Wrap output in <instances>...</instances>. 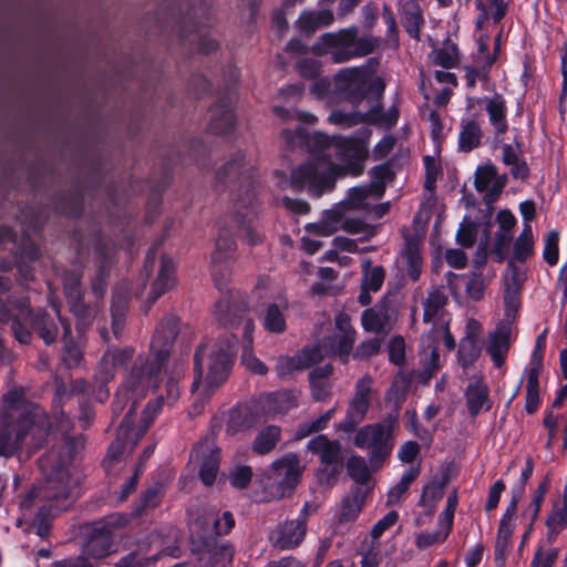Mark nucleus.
Returning a JSON list of instances; mask_svg holds the SVG:
<instances>
[{
    "label": "nucleus",
    "mask_w": 567,
    "mask_h": 567,
    "mask_svg": "<svg viewBox=\"0 0 567 567\" xmlns=\"http://www.w3.org/2000/svg\"><path fill=\"white\" fill-rule=\"evenodd\" d=\"M367 146L358 138H337L322 154L293 169L291 182L313 195L330 189L341 176H358L363 172Z\"/></svg>",
    "instance_id": "nucleus-1"
},
{
    "label": "nucleus",
    "mask_w": 567,
    "mask_h": 567,
    "mask_svg": "<svg viewBox=\"0 0 567 567\" xmlns=\"http://www.w3.org/2000/svg\"><path fill=\"white\" fill-rule=\"evenodd\" d=\"M372 174L373 179L369 186L350 189L348 196L341 203L326 212L319 223L308 225L307 230L313 235L324 237L331 236L338 229L362 235L363 237L372 236L373 229L370 226L359 219H352L347 216L350 209L369 206L385 193L390 177V165L384 163L375 167Z\"/></svg>",
    "instance_id": "nucleus-2"
},
{
    "label": "nucleus",
    "mask_w": 567,
    "mask_h": 567,
    "mask_svg": "<svg viewBox=\"0 0 567 567\" xmlns=\"http://www.w3.org/2000/svg\"><path fill=\"white\" fill-rule=\"evenodd\" d=\"M336 331L321 343L306 349L297 358H282L278 362V372L284 375L291 370H299L320 362L327 355H338L346 363L355 341V330L350 317L340 312L334 319Z\"/></svg>",
    "instance_id": "nucleus-3"
},
{
    "label": "nucleus",
    "mask_w": 567,
    "mask_h": 567,
    "mask_svg": "<svg viewBox=\"0 0 567 567\" xmlns=\"http://www.w3.org/2000/svg\"><path fill=\"white\" fill-rule=\"evenodd\" d=\"M234 354V342L216 341L202 347L195 357L196 378L193 391L198 398L206 396L228 377Z\"/></svg>",
    "instance_id": "nucleus-4"
},
{
    "label": "nucleus",
    "mask_w": 567,
    "mask_h": 567,
    "mask_svg": "<svg viewBox=\"0 0 567 567\" xmlns=\"http://www.w3.org/2000/svg\"><path fill=\"white\" fill-rule=\"evenodd\" d=\"M404 243L399 250L396 257V268L400 271H405L408 278L416 282L422 274L423 268V237L416 231L411 233L408 228L401 230Z\"/></svg>",
    "instance_id": "nucleus-5"
},
{
    "label": "nucleus",
    "mask_w": 567,
    "mask_h": 567,
    "mask_svg": "<svg viewBox=\"0 0 567 567\" xmlns=\"http://www.w3.org/2000/svg\"><path fill=\"white\" fill-rule=\"evenodd\" d=\"M301 471L299 460L293 454L276 461L269 474V488L272 496H285L297 484Z\"/></svg>",
    "instance_id": "nucleus-6"
},
{
    "label": "nucleus",
    "mask_w": 567,
    "mask_h": 567,
    "mask_svg": "<svg viewBox=\"0 0 567 567\" xmlns=\"http://www.w3.org/2000/svg\"><path fill=\"white\" fill-rule=\"evenodd\" d=\"M318 51L330 54L336 62H342L353 55L367 54L370 49L357 50L354 32L343 30L338 33L323 34L318 42Z\"/></svg>",
    "instance_id": "nucleus-7"
},
{
    "label": "nucleus",
    "mask_w": 567,
    "mask_h": 567,
    "mask_svg": "<svg viewBox=\"0 0 567 567\" xmlns=\"http://www.w3.org/2000/svg\"><path fill=\"white\" fill-rule=\"evenodd\" d=\"M315 511V506L306 504L298 519L280 525L271 535L274 545L281 549H290L298 546L306 535V519Z\"/></svg>",
    "instance_id": "nucleus-8"
},
{
    "label": "nucleus",
    "mask_w": 567,
    "mask_h": 567,
    "mask_svg": "<svg viewBox=\"0 0 567 567\" xmlns=\"http://www.w3.org/2000/svg\"><path fill=\"white\" fill-rule=\"evenodd\" d=\"M192 461L200 466L199 475L205 485H210L215 481L218 462L219 450L212 440L198 444L192 455Z\"/></svg>",
    "instance_id": "nucleus-9"
},
{
    "label": "nucleus",
    "mask_w": 567,
    "mask_h": 567,
    "mask_svg": "<svg viewBox=\"0 0 567 567\" xmlns=\"http://www.w3.org/2000/svg\"><path fill=\"white\" fill-rule=\"evenodd\" d=\"M308 449L320 456L321 463L329 472L326 481L328 482L340 468V445L337 441H330L324 435H319L308 443Z\"/></svg>",
    "instance_id": "nucleus-10"
},
{
    "label": "nucleus",
    "mask_w": 567,
    "mask_h": 567,
    "mask_svg": "<svg viewBox=\"0 0 567 567\" xmlns=\"http://www.w3.org/2000/svg\"><path fill=\"white\" fill-rule=\"evenodd\" d=\"M409 350L412 351V348L409 347ZM406 351L408 346L402 336H393L392 337V364L398 365L400 368L396 373L394 380L392 381V391L394 388L396 390L406 391L415 375L416 372L414 370L404 371L402 368L406 363Z\"/></svg>",
    "instance_id": "nucleus-11"
},
{
    "label": "nucleus",
    "mask_w": 567,
    "mask_h": 567,
    "mask_svg": "<svg viewBox=\"0 0 567 567\" xmlns=\"http://www.w3.org/2000/svg\"><path fill=\"white\" fill-rule=\"evenodd\" d=\"M78 477H73L70 467H61L53 473L45 485L44 497L48 499H66L73 496Z\"/></svg>",
    "instance_id": "nucleus-12"
},
{
    "label": "nucleus",
    "mask_w": 567,
    "mask_h": 567,
    "mask_svg": "<svg viewBox=\"0 0 567 567\" xmlns=\"http://www.w3.org/2000/svg\"><path fill=\"white\" fill-rule=\"evenodd\" d=\"M545 526L546 542L553 545L559 534L567 528V493H563L560 498L551 502V507L545 517Z\"/></svg>",
    "instance_id": "nucleus-13"
},
{
    "label": "nucleus",
    "mask_w": 567,
    "mask_h": 567,
    "mask_svg": "<svg viewBox=\"0 0 567 567\" xmlns=\"http://www.w3.org/2000/svg\"><path fill=\"white\" fill-rule=\"evenodd\" d=\"M464 396L468 414L472 417H476L483 409L485 411H489L492 408V402L489 401V389L483 379H477L476 381L471 382L466 386Z\"/></svg>",
    "instance_id": "nucleus-14"
},
{
    "label": "nucleus",
    "mask_w": 567,
    "mask_h": 567,
    "mask_svg": "<svg viewBox=\"0 0 567 567\" xmlns=\"http://www.w3.org/2000/svg\"><path fill=\"white\" fill-rule=\"evenodd\" d=\"M401 24L411 39L420 40L421 25L424 23L422 9L416 0H400Z\"/></svg>",
    "instance_id": "nucleus-15"
},
{
    "label": "nucleus",
    "mask_w": 567,
    "mask_h": 567,
    "mask_svg": "<svg viewBox=\"0 0 567 567\" xmlns=\"http://www.w3.org/2000/svg\"><path fill=\"white\" fill-rule=\"evenodd\" d=\"M485 111L495 133L503 135L508 130L506 100L499 93H495L491 99H486Z\"/></svg>",
    "instance_id": "nucleus-16"
},
{
    "label": "nucleus",
    "mask_w": 567,
    "mask_h": 567,
    "mask_svg": "<svg viewBox=\"0 0 567 567\" xmlns=\"http://www.w3.org/2000/svg\"><path fill=\"white\" fill-rule=\"evenodd\" d=\"M509 336L511 329L507 327H498L489 336L486 352L496 368H501L505 363V358L509 349Z\"/></svg>",
    "instance_id": "nucleus-17"
},
{
    "label": "nucleus",
    "mask_w": 567,
    "mask_h": 567,
    "mask_svg": "<svg viewBox=\"0 0 567 567\" xmlns=\"http://www.w3.org/2000/svg\"><path fill=\"white\" fill-rule=\"evenodd\" d=\"M236 116L230 104H217L210 110L209 130L214 134H225L233 130Z\"/></svg>",
    "instance_id": "nucleus-18"
},
{
    "label": "nucleus",
    "mask_w": 567,
    "mask_h": 567,
    "mask_svg": "<svg viewBox=\"0 0 567 567\" xmlns=\"http://www.w3.org/2000/svg\"><path fill=\"white\" fill-rule=\"evenodd\" d=\"M174 285L175 264L169 257L162 256L158 261L157 276L153 285V299H157Z\"/></svg>",
    "instance_id": "nucleus-19"
},
{
    "label": "nucleus",
    "mask_w": 567,
    "mask_h": 567,
    "mask_svg": "<svg viewBox=\"0 0 567 567\" xmlns=\"http://www.w3.org/2000/svg\"><path fill=\"white\" fill-rule=\"evenodd\" d=\"M365 84V72L360 69H347L341 71L336 78L338 91L346 95H352L361 92Z\"/></svg>",
    "instance_id": "nucleus-20"
},
{
    "label": "nucleus",
    "mask_w": 567,
    "mask_h": 567,
    "mask_svg": "<svg viewBox=\"0 0 567 567\" xmlns=\"http://www.w3.org/2000/svg\"><path fill=\"white\" fill-rule=\"evenodd\" d=\"M482 349L480 339H475L474 334L464 336L460 340L456 353L458 364L464 370L468 369L478 360Z\"/></svg>",
    "instance_id": "nucleus-21"
},
{
    "label": "nucleus",
    "mask_w": 567,
    "mask_h": 567,
    "mask_svg": "<svg viewBox=\"0 0 567 567\" xmlns=\"http://www.w3.org/2000/svg\"><path fill=\"white\" fill-rule=\"evenodd\" d=\"M482 136L481 126L475 120L463 122L458 134V150L463 153L472 152L481 145Z\"/></svg>",
    "instance_id": "nucleus-22"
},
{
    "label": "nucleus",
    "mask_w": 567,
    "mask_h": 567,
    "mask_svg": "<svg viewBox=\"0 0 567 567\" xmlns=\"http://www.w3.org/2000/svg\"><path fill=\"white\" fill-rule=\"evenodd\" d=\"M389 321V308L385 303L364 310L361 323L365 331L379 333Z\"/></svg>",
    "instance_id": "nucleus-23"
},
{
    "label": "nucleus",
    "mask_w": 567,
    "mask_h": 567,
    "mask_svg": "<svg viewBox=\"0 0 567 567\" xmlns=\"http://www.w3.org/2000/svg\"><path fill=\"white\" fill-rule=\"evenodd\" d=\"M370 398V381L362 380L357 385L355 395L350 404L348 412L349 419L352 423L359 422L369 408Z\"/></svg>",
    "instance_id": "nucleus-24"
},
{
    "label": "nucleus",
    "mask_w": 567,
    "mask_h": 567,
    "mask_svg": "<svg viewBox=\"0 0 567 567\" xmlns=\"http://www.w3.org/2000/svg\"><path fill=\"white\" fill-rule=\"evenodd\" d=\"M151 377L145 378L140 371H133L126 379L122 389L117 392L118 402L130 400L131 398H140L144 394Z\"/></svg>",
    "instance_id": "nucleus-25"
},
{
    "label": "nucleus",
    "mask_w": 567,
    "mask_h": 567,
    "mask_svg": "<svg viewBox=\"0 0 567 567\" xmlns=\"http://www.w3.org/2000/svg\"><path fill=\"white\" fill-rule=\"evenodd\" d=\"M333 21V16L329 10L318 12L305 11L298 19V27L302 32L312 33L321 27H327Z\"/></svg>",
    "instance_id": "nucleus-26"
},
{
    "label": "nucleus",
    "mask_w": 567,
    "mask_h": 567,
    "mask_svg": "<svg viewBox=\"0 0 567 567\" xmlns=\"http://www.w3.org/2000/svg\"><path fill=\"white\" fill-rule=\"evenodd\" d=\"M542 400L539 394V374L536 369H526L525 410L528 414L538 411Z\"/></svg>",
    "instance_id": "nucleus-27"
},
{
    "label": "nucleus",
    "mask_w": 567,
    "mask_h": 567,
    "mask_svg": "<svg viewBox=\"0 0 567 567\" xmlns=\"http://www.w3.org/2000/svg\"><path fill=\"white\" fill-rule=\"evenodd\" d=\"M447 296L440 289L429 292L423 305V322L430 323L444 309L447 303Z\"/></svg>",
    "instance_id": "nucleus-28"
},
{
    "label": "nucleus",
    "mask_w": 567,
    "mask_h": 567,
    "mask_svg": "<svg viewBox=\"0 0 567 567\" xmlns=\"http://www.w3.org/2000/svg\"><path fill=\"white\" fill-rule=\"evenodd\" d=\"M388 437V431L381 425H371L361 429L355 435V445L363 447H373L381 444Z\"/></svg>",
    "instance_id": "nucleus-29"
},
{
    "label": "nucleus",
    "mask_w": 567,
    "mask_h": 567,
    "mask_svg": "<svg viewBox=\"0 0 567 567\" xmlns=\"http://www.w3.org/2000/svg\"><path fill=\"white\" fill-rule=\"evenodd\" d=\"M65 289L71 299V309L74 315L84 323H89L92 318V311L80 302V291L78 290V279L75 277L65 278Z\"/></svg>",
    "instance_id": "nucleus-30"
},
{
    "label": "nucleus",
    "mask_w": 567,
    "mask_h": 567,
    "mask_svg": "<svg viewBox=\"0 0 567 567\" xmlns=\"http://www.w3.org/2000/svg\"><path fill=\"white\" fill-rule=\"evenodd\" d=\"M367 120L371 123H381L383 120V115L381 111L377 107H373L363 118L361 115L357 114H347L343 112H333L329 116V121L333 124L342 125V126H351L360 121Z\"/></svg>",
    "instance_id": "nucleus-31"
},
{
    "label": "nucleus",
    "mask_w": 567,
    "mask_h": 567,
    "mask_svg": "<svg viewBox=\"0 0 567 567\" xmlns=\"http://www.w3.org/2000/svg\"><path fill=\"white\" fill-rule=\"evenodd\" d=\"M280 436V430L277 426H267L261 430L254 441L252 450L257 454L270 452L277 444Z\"/></svg>",
    "instance_id": "nucleus-32"
},
{
    "label": "nucleus",
    "mask_w": 567,
    "mask_h": 567,
    "mask_svg": "<svg viewBox=\"0 0 567 567\" xmlns=\"http://www.w3.org/2000/svg\"><path fill=\"white\" fill-rule=\"evenodd\" d=\"M496 166L492 162L478 165L475 171L474 186L478 193L489 192L493 181L496 178Z\"/></svg>",
    "instance_id": "nucleus-33"
},
{
    "label": "nucleus",
    "mask_w": 567,
    "mask_h": 567,
    "mask_svg": "<svg viewBox=\"0 0 567 567\" xmlns=\"http://www.w3.org/2000/svg\"><path fill=\"white\" fill-rule=\"evenodd\" d=\"M434 53V64L447 70L455 68L460 61L458 48L455 43H449Z\"/></svg>",
    "instance_id": "nucleus-34"
},
{
    "label": "nucleus",
    "mask_w": 567,
    "mask_h": 567,
    "mask_svg": "<svg viewBox=\"0 0 567 567\" xmlns=\"http://www.w3.org/2000/svg\"><path fill=\"white\" fill-rule=\"evenodd\" d=\"M447 481V476L444 475L442 481H431L430 483H427L423 487L422 495L420 498V505L423 507H427L433 505L434 502L441 499Z\"/></svg>",
    "instance_id": "nucleus-35"
},
{
    "label": "nucleus",
    "mask_w": 567,
    "mask_h": 567,
    "mask_svg": "<svg viewBox=\"0 0 567 567\" xmlns=\"http://www.w3.org/2000/svg\"><path fill=\"white\" fill-rule=\"evenodd\" d=\"M559 233L555 229L549 230L546 233L544 237V250H543V258L545 262L554 267L558 264L559 260Z\"/></svg>",
    "instance_id": "nucleus-36"
},
{
    "label": "nucleus",
    "mask_w": 567,
    "mask_h": 567,
    "mask_svg": "<svg viewBox=\"0 0 567 567\" xmlns=\"http://www.w3.org/2000/svg\"><path fill=\"white\" fill-rule=\"evenodd\" d=\"M331 365H324L323 368L315 370L311 373L312 394L319 401L324 400L329 393L328 383L324 379L331 374Z\"/></svg>",
    "instance_id": "nucleus-37"
},
{
    "label": "nucleus",
    "mask_w": 567,
    "mask_h": 567,
    "mask_svg": "<svg viewBox=\"0 0 567 567\" xmlns=\"http://www.w3.org/2000/svg\"><path fill=\"white\" fill-rule=\"evenodd\" d=\"M513 241L512 233L496 231L495 243L491 250L492 258L495 262L502 264L509 254L511 244Z\"/></svg>",
    "instance_id": "nucleus-38"
},
{
    "label": "nucleus",
    "mask_w": 567,
    "mask_h": 567,
    "mask_svg": "<svg viewBox=\"0 0 567 567\" xmlns=\"http://www.w3.org/2000/svg\"><path fill=\"white\" fill-rule=\"evenodd\" d=\"M477 233V224L472 220L464 219L457 229L456 243L463 248H471L476 241Z\"/></svg>",
    "instance_id": "nucleus-39"
},
{
    "label": "nucleus",
    "mask_w": 567,
    "mask_h": 567,
    "mask_svg": "<svg viewBox=\"0 0 567 567\" xmlns=\"http://www.w3.org/2000/svg\"><path fill=\"white\" fill-rule=\"evenodd\" d=\"M420 473V463L412 464L409 468H406L400 482L392 486V498H400L402 495H404L409 491L411 484L419 477Z\"/></svg>",
    "instance_id": "nucleus-40"
},
{
    "label": "nucleus",
    "mask_w": 567,
    "mask_h": 567,
    "mask_svg": "<svg viewBox=\"0 0 567 567\" xmlns=\"http://www.w3.org/2000/svg\"><path fill=\"white\" fill-rule=\"evenodd\" d=\"M442 332L440 327L434 323L432 328L421 336L420 351L426 355L429 351L439 350Z\"/></svg>",
    "instance_id": "nucleus-41"
},
{
    "label": "nucleus",
    "mask_w": 567,
    "mask_h": 567,
    "mask_svg": "<svg viewBox=\"0 0 567 567\" xmlns=\"http://www.w3.org/2000/svg\"><path fill=\"white\" fill-rule=\"evenodd\" d=\"M265 328L272 332H281L286 328L285 318L277 306H269L265 319Z\"/></svg>",
    "instance_id": "nucleus-42"
},
{
    "label": "nucleus",
    "mask_w": 567,
    "mask_h": 567,
    "mask_svg": "<svg viewBox=\"0 0 567 567\" xmlns=\"http://www.w3.org/2000/svg\"><path fill=\"white\" fill-rule=\"evenodd\" d=\"M534 255V244L515 240L513 244L512 258L508 266L513 267L514 262L524 264Z\"/></svg>",
    "instance_id": "nucleus-43"
},
{
    "label": "nucleus",
    "mask_w": 567,
    "mask_h": 567,
    "mask_svg": "<svg viewBox=\"0 0 567 567\" xmlns=\"http://www.w3.org/2000/svg\"><path fill=\"white\" fill-rule=\"evenodd\" d=\"M423 163L425 172L424 188L429 192H434L436 188V181L440 174V168L431 155H425L423 157Z\"/></svg>",
    "instance_id": "nucleus-44"
},
{
    "label": "nucleus",
    "mask_w": 567,
    "mask_h": 567,
    "mask_svg": "<svg viewBox=\"0 0 567 567\" xmlns=\"http://www.w3.org/2000/svg\"><path fill=\"white\" fill-rule=\"evenodd\" d=\"M361 511V505L358 498L347 497L342 501L339 512V520L348 523L354 519Z\"/></svg>",
    "instance_id": "nucleus-45"
},
{
    "label": "nucleus",
    "mask_w": 567,
    "mask_h": 567,
    "mask_svg": "<svg viewBox=\"0 0 567 567\" xmlns=\"http://www.w3.org/2000/svg\"><path fill=\"white\" fill-rule=\"evenodd\" d=\"M551 487V476L549 473L545 474L539 481L537 487L532 493L529 504L535 507H540L544 504L545 497Z\"/></svg>",
    "instance_id": "nucleus-46"
},
{
    "label": "nucleus",
    "mask_w": 567,
    "mask_h": 567,
    "mask_svg": "<svg viewBox=\"0 0 567 567\" xmlns=\"http://www.w3.org/2000/svg\"><path fill=\"white\" fill-rule=\"evenodd\" d=\"M546 347V330L543 331L535 342V347L530 358V367L528 369H536L537 373L540 374L543 368V357Z\"/></svg>",
    "instance_id": "nucleus-47"
},
{
    "label": "nucleus",
    "mask_w": 567,
    "mask_h": 567,
    "mask_svg": "<svg viewBox=\"0 0 567 567\" xmlns=\"http://www.w3.org/2000/svg\"><path fill=\"white\" fill-rule=\"evenodd\" d=\"M237 227V236L248 246H255L260 241L259 234L256 233L251 220L241 221Z\"/></svg>",
    "instance_id": "nucleus-48"
},
{
    "label": "nucleus",
    "mask_w": 567,
    "mask_h": 567,
    "mask_svg": "<svg viewBox=\"0 0 567 567\" xmlns=\"http://www.w3.org/2000/svg\"><path fill=\"white\" fill-rule=\"evenodd\" d=\"M384 271L380 267L367 270L362 281L363 289L378 291L383 282Z\"/></svg>",
    "instance_id": "nucleus-49"
},
{
    "label": "nucleus",
    "mask_w": 567,
    "mask_h": 567,
    "mask_svg": "<svg viewBox=\"0 0 567 567\" xmlns=\"http://www.w3.org/2000/svg\"><path fill=\"white\" fill-rule=\"evenodd\" d=\"M519 288L515 285H506L504 291V307L506 316H511L512 312H516L519 308Z\"/></svg>",
    "instance_id": "nucleus-50"
},
{
    "label": "nucleus",
    "mask_w": 567,
    "mask_h": 567,
    "mask_svg": "<svg viewBox=\"0 0 567 567\" xmlns=\"http://www.w3.org/2000/svg\"><path fill=\"white\" fill-rule=\"evenodd\" d=\"M349 475L357 482H364L369 476V470L363 458L351 457L348 461Z\"/></svg>",
    "instance_id": "nucleus-51"
},
{
    "label": "nucleus",
    "mask_w": 567,
    "mask_h": 567,
    "mask_svg": "<svg viewBox=\"0 0 567 567\" xmlns=\"http://www.w3.org/2000/svg\"><path fill=\"white\" fill-rule=\"evenodd\" d=\"M489 226H491L489 224H487L485 226L483 236L481 238L480 245L475 252L474 262L478 268L484 267L487 261L488 244H489V239H491Z\"/></svg>",
    "instance_id": "nucleus-52"
},
{
    "label": "nucleus",
    "mask_w": 567,
    "mask_h": 567,
    "mask_svg": "<svg viewBox=\"0 0 567 567\" xmlns=\"http://www.w3.org/2000/svg\"><path fill=\"white\" fill-rule=\"evenodd\" d=\"M252 426V422L244 416L240 412H234L227 424V432L235 435L240 432H245Z\"/></svg>",
    "instance_id": "nucleus-53"
},
{
    "label": "nucleus",
    "mask_w": 567,
    "mask_h": 567,
    "mask_svg": "<svg viewBox=\"0 0 567 567\" xmlns=\"http://www.w3.org/2000/svg\"><path fill=\"white\" fill-rule=\"evenodd\" d=\"M506 489V484L503 480H497L489 487L487 501L485 503V511L492 512L497 508L502 493Z\"/></svg>",
    "instance_id": "nucleus-54"
},
{
    "label": "nucleus",
    "mask_w": 567,
    "mask_h": 567,
    "mask_svg": "<svg viewBox=\"0 0 567 567\" xmlns=\"http://www.w3.org/2000/svg\"><path fill=\"white\" fill-rule=\"evenodd\" d=\"M241 362L251 372H255L258 374H265L267 371V368L265 367V364L258 358H256L254 355V353L251 352V350L248 347H245L243 349Z\"/></svg>",
    "instance_id": "nucleus-55"
},
{
    "label": "nucleus",
    "mask_w": 567,
    "mask_h": 567,
    "mask_svg": "<svg viewBox=\"0 0 567 567\" xmlns=\"http://www.w3.org/2000/svg\"><path fill=\"white\" fill-rule=\"evenodd\" d=\"M419 453V443L415 441H408L399 449L398 457L401 462L412 465Z\"/></svg>",
    "instance_id": "nucleus-56"
},
{
    "label": "nucleus",
    "mask_w": 567,
    "mask_h": 567,
    "mask_svg": "<svg viewBox=\"0 0 567 567\" xmlns=\"http://www.w3.org/2000/svg\"><path fill=\"white\" fill-rule=\"evenodd\" d=\"M449 534L450 530H447L443 536L441 535L440 530H435L432 533H422L416 538V546L420 549L429 548L436 543L444 542L447 538Z\"/></svg>",
    "instance_id": "nucleus-57"
},
{
    "label": "nucleus",
    "mask_w": 567,
    "mask_h": 567,
    "mask_svg": "<svg viewBox=\"0 0 567 567\" xmlns=\"http://www.w3.org/2000/svg\"><path fill=\"white\" fill-rule=\"evenodd\" d=\"M445 260L454 269H463L467 265L466 254L460 248L447 249Z\"/></svg>",
    "instance_id": "nucleus-58"
},
{
    "label": "nucleus",
    "mask_w": 567,
    "mask_h": 567,
    "mask_svg": "<svg viewBox=\"0 0 567 567\" xmlns=\"http://www.w3.org/2000/svg\"><path fill=\"white\" fill-rule=\"evenodd\" d=\"M252 476V472L248 466L237 467L230 476V482L235 487L244 488L248 485Z\"/></svg>",
    "instance_id": "nucleus-59"
},
{
    "label": "nucleus",
    "mask_w": 567,
    "mask_h": 567,
    "mask_svg": "<svg viewBox=\"0 0 567 567\" xmlns=\"http://www.w3.org/2000/svg\"><path fill=\"white\" fill-rule=\"evenodd\" d=\"M496 221L498 224L497 231L512 233L517 220L509 209H501L496 215Z\"/></svg>",
    "instance_id": "nucleus-60"
},
{
    "label": "nucleus",
    "mask_w": 567,
    "mask_h": 567,
    "mask_svg": "<svg viewBox=\"0 0 567 567\" xmlns=\"http://www.w3.org/2000/svg\"><path fill=\"white\" fill-rule=\"evenodd\" d=\"M275 412H286L295 405V396L288 392L276 393L272 395Z\"/></svg>",
    "instance_id": "nucleus-61"
},
{
    "label": "nucleus",
    "mask_w": 567,
    "mask_h": 567,
    "mask_svg": "<svg viewBox=\"0 0 567 567\" xmlns=\"http://www.w3.org/2000/svg\"><path fill=\"white\" fill-rule=\"evenodd\" d=\"M231 329L236 333H241V336L247 339L248 343L251 342V332L254 330V323L248 318H240L236 321H231Z\"/></svg>",
    "instance_id": "nucleus-62"
},
{
    "label": "nucleus",
    "mask_w": 567,
    "mask_h": 567,
    "mask_svg": "<svg viewBox=\"0 0 567 567\" xmlns=\"http://www.w3.org/2000/svg\"><path fill=\"white\" fill-rule=\"evenodd\" d=\"M157 555L158 554L153 555L152 557H144L138 553H131L123 559V564L125 567H146L156 559Z\"/></svg>",
    "instance_id": "nucleus-63"
},
{
    "label": "nucleus",
    "mask_w": 567,
    "mask_h": 567,
    "mask_svg": "<svg viewBox=\"0 0 567 567\" xmlns=\"http://www.w3.org/2000/svg\"><path fill=\"white\" fill-rule=\"evenodd\" d=\"M558 548H550L547 551L543 547H538L535 554H539V566L538 567H553L558 559Z\"/></svg>",
    "instance_id": "nucleus-64"
}]
</instances>
